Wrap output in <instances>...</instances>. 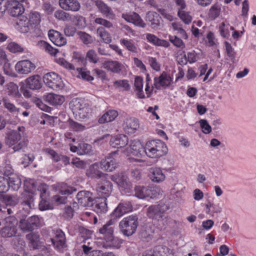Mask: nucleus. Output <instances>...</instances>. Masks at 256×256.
Returning <instances> with one entry per match:
<instances>
[{"label": "nucleus", "mask_w": 256, "mask_h": 256, "mask_svg": "<svg viewBox=\"0 0 256 256\" xmlns=\"http://www.w3.org/2000/svg\"><path fill=\"white\" fill-rule=\"evenodd\" d=\"M167 210V206L164 204L152 205L147 209V216L154 220L157 228L161 230H165L168 224V216L166 214Z\"/></svg>", "instance_id": "nucleus-1"}, {"label": "nucleus", "mask_w": 256, "mask_h": 256, "mask_svg": "<svg viewBox=\"0 0 256 256\" xmlns=\"http://www.w3.org/2000/svg\"><path fill=\"white\" fill-rule=\"evenodd\" d=\"M168 150L166 144L160 140L148 142L144 146V154L150 158H158L166 155Z\"/></svg>", "instance_id": "nucleus-2"}, {"label": "nucleus", "mask_w": 256, "mask_h": 256, "mask_svg": "<svg viewBox=\"0 0 256 256\" xmlns=\"http://www.w3.org/2000/svg\"><path fill=\"white\" fill-rule=\"evenodd\" d=\"M70 107L76 117L84 119L89 116L91 108L89 104L82 98H74L70 103Z\"/></svg>", "instance_id": "nucleus-3"}, {"label": "nucleus", "mask_w": 256, "mask_h": 256, "mask_svg": "<svg viewBox=\"0 0 256 256\" xmlns=\"http://www.w3.org/2000/svg\"><path fill=\"white\" fill-rule=\"evenodd\" d=\"M138 225V218L134 215L124 218L119 224L122 233L128 236H131L135 233Z\"/></svg>", "instance_id": "nucleus-4"}, {"label": "nucleus", "mask_w": 256, "mask_h": 256, "mask_svg": "<svg viewBox=\"0 0 256 256\" xmlns=\"http://www.w3.org/2000/svg\"><path fill=\"white\" fill-rule=\"evenodd\" d=\"M6 143L15 152L22 149L27 145V142L21 139L20 133L15 130L11 131L9 133Z\"/></svg>", "instance_id": "nucleus-5"}, {"label": "nucleus", "mask_w": 256, "mask_h": 256, "mask_svg": "<svg viewBox=\"0 0 256 256\" xmlns=\"http://www.w3.org/2000/svg\"><path fill=\"white\" fill-rule=\"evenodd\" d=\"M43 80L48 87L54 90H61L64 86L61 78L55 72L45 74L43 77Z\"/></svg>", "instance_id": "nucleus-6"}, {"label": "nucleus", "mask_w": 256, "mask_h": 256, "mask_svg": "<svg viewBox=\"0 0 256 256\" xmlns=\"http://www.w3.org/2000/svg\"><path fill=\"white\" fill-rule=\"evenodd\" d=\"M112 180L117 184L120 190L122 193H130L132 191V184L126 175L122 174H118L113 176Z\"/></svg>", "instance_id": "nucleus-7"}, {"label": "nucleus", "mask_w": 256, "mask_h": 256, "mask_svg": "<svg viewBox=\"0 0 256 256\" xmlns=\"http://www.w3.org/2000/svg\"><path fill=\"white\" fill-rule=\"evenodd\" d=\"M53 232L54 236L50 241L57 250L62 251L66 247L65 234L60 230H53Z\"/></svg>", "instance_id": "nucleus-8"}, {"label": "nucleus", "mask_w": 256, "mask_h": 256, "mask_svg": "<svg viewBox=\"0 0 256 256\" xmlns=\"http://www.w3.org/2000/svg\"><path fill=\"white\" fill-rule=\"evenodd\" d=\"M40 224V220L38 216H33L26 220H21L20 222V228L26 232L32 231Z\"/></svg>", "instance_id": "nucleus-9"}, {"label": "nucleus", "mask_w": 256, "mask_h": 256, "mask_svg": "<svg viewBox=\"0 0 256 256\" xmlns=\"http://www.w3.org/2000/svg\"><path fill=\"white\" fill-rule=\"evenodd\" d=\"M35 64L28 60L18 62L15 65V70L19 74H28L36 68Z\"/></svg>", "instance_id": "nucleus-10"}, {"label": "nucleus", "mask_w": 256, "mask_h": 256, "mask_svg": "<svg viewBox=\"0 0 256 256\" xmlns=\"http://www.w3.org/2000/svg\"><path fill=\"white\" fill-rule=\"evenodd\" d=\"M78 204L82 206H90L93 204L94 198L92 194L89 191L82 190L76 194Z\"/></svg>", "instance_id": "nucleus-11"}, {"label": "nucleus", "mask_w": 256, "mask_h": 256, "mask_svg": "<svg viewBox=\"0 0 256 256\" xmlns=\"http://www.w3.org/2000/svg\"><path fill=\"white\" fill-rule=\"evenodd\" d=\"M112 190V183L106 180H102L100 183L98 184L96 186V191L100 196L102 198L109 196Z\"/></svg>", "instance_id": "nucleus-12"}, {"label": "nucleus", "mask_w": 256, "mask_h": 256, "mask_svg": "<svg viewBox=\"0 0 256 256\" xmlns=\"http://www.w3.org/2000/svg\"><path fill=\"white\" fill-rule=\"evenodd\" d=\"M135 196L139 198L146 197L152 198L156 196V190L153 187L136 186L134 188Z\"/></svg>", "instance_id": "nucleus-13"}, {"label": "nucleus", "mask_w": 256, "mask_h": 256, "mask_svg": "<svg viewBox=\"0 0 256 256\" xmlns=\"http://www.w3.org/2000/svg\"><path fill=\"white\" fill-rule=\"evenodd\" d=\"M172 82V78L170 74L163 72L158 77L154 78V83L152 88L154 87L158 90L162 88H167L170 86Z\"/></svg>", "instance_id": "nucleus-14"}, {"label": "nucleus", "mask_w": 256, "mask_h": 256, "mask_svg": "<svg viewBox=\"0 0 256 256\" xmlns=\"http://www.w3.org/2000/svg\"><path fill=\"white\" fill-rule=\"evenodd\" d=\"M76 190V188L68 186L66 184H64V186H62L60 190V194L62 196L57 195L54 196V200L58 204H66L67 201V196H66L72 194Z\"/></svg>", "instance_id": "nucleus-15"}, {"label": "nucleus", "mask_w": 256, "mask_h": 256, "mask_svg": "<svg viewBox=\"0 0 256 256\" xmlns=\"http://www.w3.org/2000/svg\"><path fill=\"white\" fill-rule=\"evenodd\" d=\"M90 207L98 214H105L108 211L106 198H97L94 199L93 204Z\"/></svg>", "instance_id": "nucleus-16"}, {"label": "nucleus", "mask_w": 256, "mask_h": 256, "mask_svg": "<svg viewBox=\"0 0 256 256\" xmlns=\"http://www.w3.org/2000/svg\"><path fill=\"white\" fill-rule=\"evenodd\" d=\"M139 122L134 118H126L122 124L124 130L128 134H134L139 128Z\"/></svg>", "instance_id": "nucleus-17"}, {"label": "nucleus", "mask_w": 256, "mask_h": 256, "mask_svg": "<svg viewBox=\"0 0 256 256\" xmlns=\"http://www.w3.org/2000/svg\"><path fill=\"white\" fill-rule=\"evenodd\" d=\"M24 12V8L21 3L17 1H8V12L11 16H20Z\"/></svg>", "instance_id": "nucleus-18"}, {"label": "nucleus", "mask_w": 256, "mask_h": 256, "mask_svg": "<svg viewBox=\"0 0 256 256\" xmlns=\"http://www.w3.org/2000/svg\"><path fill=\"white\" fill-rule=\"evenodd\" d=\"M48 36L51 42L56 46H62L66 44V38L60 32L50 30L48 31Z\"/></svg>", "instance_id": "nucleus-19"}, {"label": "nucleus", "mask_w": 256, "mask_h": 256, "mask_svg": "<svg viewBox=\"0 0 256 256\" xmlns=\"http://www.w3.org/2000/svg\"><path fill=\"white\" fill-rule=\"evenodd\" d=\"M114 154H110L99 163L102 170L106 172H112L116 168L117 164L116 160L112 156Z\"/></svg>", "instance_id": "nucleus-20"}, {"label": "nucleus", "mask_w": 256, "mask_h": 256, "mask_svg": "<svg viewBox=\"0 0 256 256\" xmlns=\"http://www.w3.org/2000/svg\"><path fill=\"white\" fill-rule=\"evenodd\" d=\"M128 138L125 134H118L112 137L110 141V145L113 148H122L128 144Z\"/></svg>", "instance_id": "nucleus-21"}, {"label": "nucleus", "mask_w": 256, "mask_h": 256, "mask_svg": "<svg viewBox=\"0 0 256 256\" xmlns=\"http://www.w3.org/2000/svg\"><path fill=\"white\" fill-rule=\"evenodd\" d=\"M130 148V152L134 156H142L144 154V147L138 140H131Z\"/></svg>", "instance_id": "nucleus-22"}, {"label": "nucleus", "mask_w": 256, "mask_h": 256, "mask_svg": "<svg viewBox=\"0 0 256 256\" xmlns=\"http://www.w3.org/2000/svg\"><path fill=\"white\" fill-rule=\"evenodd\" d=\"M122 18H124L126 21L129 22H132L136 26L143 28L146 26L145 23L141 18L139 14L136 12H133L130 14H124L122 15Z\"/></svg>", "instance_id": "nucleus-23"}, {"label": "nucleus", "mask_w": 256, "mask_h": 256, "mask_svg": "<svg viewBox=\"0 0 256 256\" xmlns=\"http://www.w3.org/2000/svg\"><path fill=\"white\" fill-rule=\"evenodd\" d=\"M114 228V222L110 220L99 229V232L104 235L107 240L110 241L112 239Z\"/></svg>", "instance_id": "nucleus-24"}, {"label": "nucleus", "mask_w": 256, "mask_h": 256, "mask_svg": "<svg viewBox=\"0 0 256 256\" xmlns=\"http://www.w3.org/2000/svg\"><path fill=\"white\" fill-rule=\"evenodd\" d=\"M60 8L66 10L78 11L80 8V4L77 0H60Z\"/></svg>", "instance_id": "nucleus-25"}, {"label": "nucleus", "mask_w": 256, "mask_h": 256, "mask_svg": "<svg viewBox=\"0 0 256 256\" xmlns=\"http://www.w3.org/2000/svg\"><path fill=\"white\" fill-rule=\"evenodd\" d=\"M26 86L32 90L40 89L42 86V82L40 76L34 75L27 78L25 80Z\"/></svg>", "instance_id": "nucleus-26"}, {"label": "nucleus", "mask_w": 256, "mask_h": 256, "mask_svg": "<svg viewBox=\"0 0 256 256\" xmlns=\"http://www.w3.org/2000/svg\"><path fill=\"white\" fill-rule=\"evenodd\" d=\"M104 68L114 74H120L122 70L124 65L116 60H108L103 64Z\"/></svg>", "instance_id": "nucleus-27"}, {"label": "nucleus", "mask_w": 256, "mask_h": 256, "mask_svg": "<svg viewBox=\"0 0 256 256\" xmlns=\"http://www.w3.org/2000/svg\"><path fill=\"white\" fill-rule=\"evenodd\" d=\"M100 164L99 163H94L91 165L86 170V175L92 178H99L104 175L100 170Z\"/></svg>", "instance_id": "nucleus-28"}, {"label": "nucleus", "mask_w": 256, "mask_h": 256, "mask_svg": "<svg viewBox=\"0 0 256 256\" xmlns=\"http://www.w3.org/2000/svg\"><path fill=\"white\" fill-rule=\"evenodd\" d=\"M150 180L154 182L159 183L163 182L166 178L165 174L160 168H152L150 169Z\"/></svg>", "instance_id": "nucleus-29"}, {"label": "nucleus", "mask_w": 256, "mask_h": 256, "mask_svg": "<svg viewBox=\"0 0 256 256\" xmlns=\"http://www.w3.org/2000/svg\"><path fill=\"white\" fill-rule=\"evenodd\" d=\"M161 18L159 14L153 12H149L146 14V20L150 23L151 27L154 29H158L160 26Z\"/></svg>", "instance_id": "nucleus-30"}, {"label": "nucleus", "mask_w": 256, "mask_h": 256, "mask_svg": "<svg viewBox=\"0 0 256 256\" xmlns=\"http://www.w3.org/2000/svg\"><path fill=\"white\" fill-rule=\"evenodd\" d=\"M154 230L150 224H145L142 226L139 232V236L142 240L149 241L153 236Z\"/></svg>", "instance_id": "nucleus-31"}, {"label": "nucleus", "mask_w": 256, "mask_h": 256, "mask_svg": "<svg viewBox=\"0 0 256 256\" xmlns=\"http://www.w3.org/2000/svg\"><path fill=\"white\" fill-rule=\"evenodd\" d=\"M44 100L52 105H60L64 101V98L58 94L50 93L44 96Z\"/></svg>", "instance_id": "nucleus-32"}, {"label": "nucleus", "mask_w": 256, "mask_h": 256, "mask_svg": "<svg viewBox=\"0 0 256 256\" xmlns=\"http://www.w3.org/2000/svg\"><path fill=\"white\" fill-rule=\"evenodd\" d=\"M118 116V112L116 110H108L98 119V122L104 124L111 122L114 120Z\"/></svg>", "instance_id": "nucleus-33"}, {"label": "nucleus", "mask_w": 256, "mask_h": 256, "mask_svg": "<svg viewBox=\"0 0 256 256\" xmlns=\"http://www.w3.org/2000/svg\"><path fill=\"white\" fill-rule=\"evenodd\" d=\"M28 182H24V186L28 187ZM30 187L27 188L28 189H26V192L24 194V195L28 196V198L26 200H25L22 204L24 206H28V208H31L32 205V202L34 201V196L32 194V188L34 187V182L30 184Z\"/></svg>", "instance_id": "nucleus-34"}, {"label": "nucleus", "mask_w": 256, "mask_h": 256, "mask_svg": "<svg viewBox=\"0 0 256 256\" xmlns=\"http://www.w3.org/2000/svg\"><path fill=\"white\" fill-rule=\"evenodd\" d=\"M186 58L188 62L193 64L204 58L202 52L198 50H192L187 52Z\"/></svg>", "instance_id": "nucleus-35"}, {"label": "nucleus", "mask_w": 256, "mask_h": 256, "mask_svg": "<svg viewBox=\"0 0 256 256\" xmlns=\"http://www.w3.org/2000/svg\"><path fill=\"white\" fill-rule=\"evenodd\" d=\"M96 34L102 41L106 44L111 42L112 39L110 34L104 28L100 26L96 29Z\"/></svg>", "instance_id": "nucleus-36"}, {"label": "nucleus", "mask_w": 256, "mask_h": 256, "mask_svg": "<svg viewBox=\"0 0 256 256\" xmlns=\"http://www.w3.org/2000/svg\"><path fill=\"white\" fill-rule=\"evenodd\" d=\"M96 6L100 10V12L106 17H109L112 15H114L110 7L104 2L101 0H97L96 1Z\"/></svg>", "instance_id": "nucleus-37"}, {"label": "nucleus", "mask_w": 256, "mask_h": 256, "mask_svg": "<svg viewBox=\"0 0 256 256\" xmlns=\"http://www.w3.org/2000/svg\"><path fill=\"white\" fill-rule=\"evenodd\" d=\"M134 87L136 92V95L140 98H145L144 94L142 90L143 88V78L141 76H137L135 78Z\"/></svg>", "instance_id": "nucleus-38"}, {"label": "nucleus", "mask_w": 256, "mask_h": 256, "mask_svg": "<svg viewBox=\"0 0 256 256\" xmlns=\"http://www.w3.org/2000/svg\"><path fill=\"white\" fill-rule=\"evenodd\" d=\"M8 180V189L12 188L14 190H18L21 186V180L16 175H12L9 177Z\"/></svg>", "instance_id": "nucleus-39"}, {"label": "nucleus", "mask_w": 256, "mask_h": 256, "mask_svg": "<svg viewBox=\"0 0 256 256\" xmlns=\"http://www.w3.org/2000/svg\"><path fill=\"white\" fill-rule=\"evenodd\" d=\"M7 92L8 96L13 98H16L20 96V94L18 91V86L12 82L8 84Z\"/></svg>", "instance_id": "nucleus-40"}, {"label": "nucleus", "mask_w": 256, "mask_h": 256, "mask_svg": "<svg viewBox=\"0 0 256 256\" xmlns=\"http://www.w3.org/2000/svg\"><path fill=\"white\" fill-rule=\"evenodd\" d=\"M16 24L19 26L22 32H27L29 30V26L30 24L28 19L26 17L20 16Z\"/></svg>", "instance_id": "nucleus-41"}, {"label": "nucleus", "mask_w": 256, "mask_h": 256, "mask_svg": "<svg viewBox=\"0 0 256 256\" xmlns=\"http://www.w3.org/2000/svg\"><path fill=\"white\" fill-rule=\"evenodd\" d=\"M206 212L212 216L214 213L218 214L222 212V208L220 207L218 205H216L210 202L206 204Z\"/></svg>", "instance_id": "nucleus-42"}, {"label": "nucleus", "mask_w": 256, "mask_h": 256, "mask_svg": "<svg viewBox=\"0 0 256 256\" xmlns=\"http://www.w3.org/2000/svg\"><path fill=\"white\" fill-rule=\"evenodd\" d=\"M17 228L5 226L0 231L1 236L4 238H10L16 235Z\"/></svg>", "instance_id": "nucleus-43"}, {"label": "nucleus", "mask_w": 256, "mask_h": 256, "mask_svg": "<svg viewBox=\"0 0 256 256\" xmlns=\"http://www.w3.org/2000/svg\"><path fill=\"white\" fill-rule=\"evenodd\" d=\"M120 43L125 46L128 50L134 53L138 52V48L132 40L122 38L120 40Z\"/></svg>", "instance_id": "nucleus-44"}, {"label": "nucleus", "mask_w": 256, "mask_h": 256, "mask_svg": "<svg viewBox=\"0 0 256 256\" xmlns=\"http://www.w3.org/2000/svg\"><path fill=\"white\" fill-rule=\"evenodd\" d=\"M78 35L80 40L86 45L91 44L94 42V39L92 36L86 32H78Z\"/></svg>", "instance_id": "nucleus-45"}, {"label": "nucleus", "mask_w": 256, "mask_h": 256, "mask_svg": "<svg viewBox=\"0 0 256 256\" xmlns=\"http://www.w3.org/2000/svg\"><path fill=\"white\" fill-rule=\"evenodd\" d=\"M113 86L116 88H122L125 91L130 89V85L127 80H116L114 82Z\"/></svg>", "instance_id": "nucleus-46"}, {"label": "nucleus", "mask_w": 256, "mask_h": 256, "mask_svg": "<svg viewBox=\"0 0 256 256\" xmlns=\"http://www.w3.org/2000/svg\"><path fill=\"white\" fill-rule=\"evenodd\" d=\"M38 45L40 48L48 52L50 54H56L58 52L57 49L54 48L48 43L44 40L40 41Z\"/></svg>", "instance_id": "nucleus-47"}, {"label": "nucleus", "mask_w": 256, "mask_h": 256, "mask_svg": "<svg viewBox=\"0 0 256 256\" xmlns=\"http://www.w3.org/2000/svg\"><path fill=\"white\" fill-rule=\"evenodd\" d=\"M28 20L30 25L38 24L41 21L40 13L36 11L31 12L29 14Z\"/></svg>", "instance_id": "nucleus-48"}, {"label": "nucleus", "mask_w": 256, "mask_h": 256, "mask_svg": "<svg viewBox=\"0 0 256 256\" xmlns=\"http://www.w3.org/2000/svg\"><path fill=\"white\" fill-rule=\"evenodd\" d=\"M77 70L78 72V77L88 82L92 81L94 80V77L90 75V71L82 68H78Z\"/></svg>", "instance_id": "nucleus-49"}, {"label": "nucleus", "mask_w": 256, "mask_h": 256, "mask_svg": "<svg viewBox=\"0 0 256 256\" xmlns=\"http://www.w3.org/2000/svg\"><path fill=\"white\" fill-rule=\"evenodd\" d=\"M172 27L174 30L178 31V34L184 39H187L188 36L186 31L182 28V25L180 22H174L172 24Z\"/></svg>", "instance_id": "nucleus-50"}, {"label": "nucleus", "mask_w": 256, "mask_h": 256, "mask_svg": "<svg viewBox=\"0 0 256 256\" xmlns=\"http://www.w3.org/2000/svg\"><path fill=\"white\" fill-rule=\"evenodd\" d=\"M178 14L180 20L186 24H190L192 20V17L187 12L182 10H178Z\"/></svg>", "instance_id": "nucleus-51"}, {"label": "nucleus", "mask_w": 256, "mask_h": 256, "mask_svg": "<svg viewBox=\"0 0 256 256\" xmlns=\"http://www.w3.org/2000/svg\"><path fill=\"white\" fill-rule=\"evenodd\" d=\"M86 58L90 63L96 64L99 62V58L96 52L93 49L88 51L86 54Z\"/></svg>", "instance_id": "nucleus-52"}, {"label": "nucleus", "mask_w": 256, "mask_h": 256, "mask_svg": "<svg viewBox=\"0 0 256 256\" xmlns=\"http://www.w3.org/2000/svg\"><path fill=\"white\" fill-rule=\"evenodd\" d=\"M70 128L72 130L76 132L83 131L86 129V126L81 124L74 121L72 119H69L68 121Z\"/></svg>", "instance_id": "nucleus-53"}, {"label": "nucleus", "mask_w": 256, "mask_h": 256, "mask_svg": "<svg viewBox=\"0 0 256 256\" xmlns=\"http://www.w3.org/2000/svg\"><path fill=\"white\" fill-rule=\"evenodd\" d=\"M7 49L11 52L18 53L24 52V48L18 43L10 42L7 46Z\"/></svg>", "instance_id": "nucleus-54"}, {"label": "nucleus", "mask_w": 256, "mask_h": 256, "mask_svg": "<svg viewBox=\"0 0 256 256\" xmlns=\"http://www.w3.org/2000/svg\"><path fill=\"white\" fill-rule=\"evenodd\" d=\"M54 15L56 19L60 20L66 21L70 19V16L69 14L60 10L56 11Z\"/></svg>", "instance_id": "nucleus-55"}, {"label": "nucleus", "mask_w": 256, "mask_h": 256, "mask_svg": "<svg viewBox=\"0 0 256 256\" xmlns=\"http://www.w3.org/2000/svg\"><path fill=\"white\" fill-rule=\"evenodd\" d=\"M229 24H226L224 22H222L219 26L218 30L220 34L224 38H228L230 36Z\"/></svg>", "instance_id": "nucleus-56"}, {"label": "nucleus", "mask_w": 256, "mask_h": 256, "mask_svg": "<svg viewBox=\"0 0 256 256\" xmlns=\"http://www.w3.org/2000/svg\"><path fill=\"white\" fill-rule=\"evenodd\" d=\"M4 201L7 205L14 206L19 202V198L16 195L6 196Z\"/></svg>", "instance_id": "nucleus-57"}, {"label": "nucleus", "mask_w": 256, "mask_h": 256, "mask_svg": "<svg viewBox=\"0 0 256 256\" xmlns=\"http://www.w3.org/2000/svg\"><path fill=\"white\" fill-rule=\"evenodd\" d=\"M200 128L202 132L205 134H208L212 132L211 126L209 124L208 121L206 120H200L199 121Z\"/></svg>", "instance_id": "nucleus-58"}, {"label": "nucleus", "mask_w": 256, "mask_h": 256, "mask_svg": "<svg viewBox=\"0 0 256 256\" xmlns=\"http://www.w3.org/2000/svg\"><path fill=\"white\" fill-rule=\"evenodd\" d=\"M94 22L96 24L102 26L104 28H110L113 26V24L110 22L102 18H96L94 20Z\"/></svg>", "instance_id": "nucleus-59"}, {"label": "nucleus", "mask_w": 256, "mask_h": 256, "mask_svg": "<svg viewBox=\"0 0 256 256\" xmlns=\"http://www.w3.org/2000/svg\"><path fill=\"white\" fill-rule=\"evenodd\" d=\"M42 10L48 15H51L55 10V8L48 2H45L42 5Z\"/></svg>", "instance_id": "nucleus-60"}, {"label": "nucleus", "mask_w": 256, "mask_h": 256, "mask_svg": "<svg viewBox=\"0 0 256 256\" xmlns=\"http://www.w3.org/2000/svg\"><path fill=\"white\" fill-rule=\"evenodd\" d=\"M220 12V8L218 5L214 4L212 6L210 10L209 16L210 18L215 19L219 16Z\"/></svg>", "instance_id": "nucleus-61"}, {"label": "nucleus", "mask_w": 256, "mask_h": 256, "mask_svg": "<svg viewBox=\"0 0 256 256\" xmlns=\"http://www.w3.org/2000/svg\"><path fill=\"white\" fill-rule=\"evenodd\" d=\"M224 44L228 56L231 59H234L236 56V52L234 48L228 42H224Z\"/></svg>", "instance_id": "nucleus-62"}, {"label": "nucleus", "mask_w": 256, "mask_h": 256, "mask_svg": "<svg viewBox=\"0 0 256 256\" xmlns=\"http://www.w3.org/2000/svg\"><path fill=\"white\" fill-rule=\"evenodd\" d=\"M32 101L41 110L48 112L50 109V107L44 104L42 100L38 98H33Z\"/></svg>", "instance_id": "nucleus-63"}, {"label": "nucleus", "mask_w": 256, "mask_h": 256, "mask_svg": "<svg viewBox=\"0 0 256 256\" xmlns=\"http://www.w3.org/2000/svg\"><path fill=\"white\" fill-rule=\"evenodd\" d=\"M170 41L176 46L181 48L184 46V44L183 41L176 36H169Z\"/></svg>", "instance_id": "nucleus-64"}]
</instances>
